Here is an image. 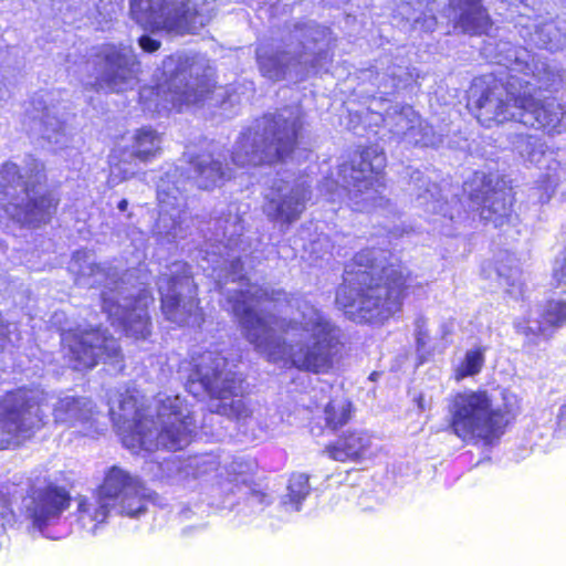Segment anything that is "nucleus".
<instances>
[{
    "mask_svg": "<svg viewBox=\"0 0 566 566\" xmlns=\"http://www.w3.org/2000/svg\"><path fill=\"white\" fill-rule=\"evenodd\" d=\"M530 81L516 75L505 80L485 76L476 78L470 87L468 108L484 128L522 124L526 114L532 126L547 135L564 130L565 105L557 97H538Z\"/></svg>",
    "mask_w": 566,
    "mask_h": 566,
    "instance_id": "obj_1",
    "label": "nucleus"
},
{
    "mask_svg": "<svg viewBox=\"0 0 566 566\" xmlns=\"http://www.w3.org/2000/svg\"><path fill=\"white\" fill-rule=\"evenodd\" d=\"M233 311L240 318L243 337L269 363H283L287 368L314 375L327 374L344 347L339 328L321 315L311 322L307 329L312 344H301L294 349L291 343L275 336L274 325L279 324L276 316L262 314L251 306L240 310L238 303L233 305Z\"/></svg>",
    "mask_w": 566,
    "mask_h": 566,
    "instance_id": "obj_2",
    "label": "nucleus"
},
{
    "mask_svg": "<svg viewBox=\"0 0 566 566\" xmlns=\"http://www.w3.org/2000/svg\"><path fill=\"white\" fill-rule=\"evenodd\" d=\"M410 273L395 264L380 265L373 250L363 249L346 264L336 302L343 307L377 314L399 312L408 295Z\"/></svg>",
    "mask_w": 566,
    "mask_h": 566,
    "instance_id": "obj_3",
    "label": "nucleus"
},
{
    "mask_svg": "<svg viewBox=\"0 0 566 566\" xmlns=\"http://www.w3.org/2000/svg\"><path fill=\"white\" fill-rule=\"evenodd\" d=\"M196 420L178 396L166 397L157 406L156 419L145 407L136 408L132 423L122 434L123 446L133 453L158 450L179 451L196 434Z\"/></svg>",
    "mask_w": 566,
    "mask_h": 566,
    "instance_id": "obj_4",
    "label": "nucleus"
},
{
    "mask_svg": "<svg viewBox=\"0 0 566 566\" xmlns=\"http://www.w3.org/2000/svg\"><path fill=\"white\" fill-rule=\"evenodd\" d=\"M94 494V500L84 495L76 497L77 521L92 528L107 520L112 507L122 516L138 518L147 512L149 503L159 502L158 493L149 490L143 479L118 465L105 471Z\"/></svg>",
    "mask_w": 566,
    "mask_h": 566,
    "instance_id": "obj_5",
    "label": "nucleus"
},
{
    "mask_svg": "<svg viewBox=\"0 0 566 566\" xmlns=\"http://www.w3.org/2000/svg\"><path fill=\"white\" fill-rule=\"evenodd\" d=\"M511 421L510 410L495 407L485 389L458 391L449 399L447 429L465 444L497 443Z\"/></svg>",
    "mask_w": 566,
    "mask_h": 566,
    "instance_id": "obj_6",
    "label": "nucleus"
},
{
    "mask_svg": "<svg viewBox=\"0 0 566 566\" xmlns=\"http://www.w3.org/2000/svg\"><path fill=\"white\" fill-rule=\"evenodd\" d=\"M227 358L218 352L205 350L191 357L186 390L193 397L207 396L219 400L212 412L241 419L251 411L241 398L242 379L224 375Z\"/></svg>",
    "mask_w": 566,
    "mask_h": 566,
    "instance_id": "obj_7",
    "label": "nucleus"
},
{
    "mask_svg": "<svg viewBox=\"0 0 566 566\" xmlns=\"http://www.w3.org/2000/svg\"><path fill=\"white\" fill-rule=\"evenodd\" d=\"M43 391L21 385L0 396V451L15 449L33 439L45 426Z\"/></svg>",
    "mask_w": 566,
    "mask_h": 566,
    "instance_id": "obj_8",
    "label": "nucleus"
},
{
    "mask_svg": "<svg viewBox=\"0 0 566 566\" xmlns=\"http://www.w3.org/2000/svg\"><path fill=\"white\" fill-rule=\"evenodd\" d=\"M387 156L378 145L368 144L357 147L339 166V174L348 178L355 188L356 210L370 212L388 206L389 200L382 193L386 188Z\"/></svg>",
    "mask_w": 566,
    "mask_h": 566,
    "instance_id": "obj_9",
    "label": "nucleus"
},
{
    "mask_svg": "<svg viewBox=\"0 0 566 566\" xmlns=\"http://www.w3.org/2000/svg\"><path fill=\"white\" fill-rule=\"evenodd\" d=\"M263 126L260 139L250 151L240 149L232 154V161L239 167L274 166L285 163L298 148L303 129L300 116L285 117L280 113L262 116Z\"/></svg>",
    "mask_w": 566,
    "mask_h": 566,
    "instance_id": "obj_10",
    "label": "nucleus"
},
{
    "mask_svg": "<svg viewBox=\"0 0 566 566\" xmlns=\"http://www.w3.org/2000/svg\"><path fill=\"white\" fill-rule=\"evenodd\" d=\"M463 189L482 223L502 228L517 219L516 196L503 176L475 170L464 181Z\"/></svg>",
    "mask_w": 566,
    "mask_h": 566,
    "instance_id": "obj_11",
    "label": "nucleus"
},
{
    "mask_svg": "<svg viewBox=\"0 0 566 566\" xmlns=\"http://www.w3.org/2000/svg\"><path fill=\"white\" fill-rule=\"evenodd\" d=\"M129 13L139 27L150 32L195 34L206 24L192 0H130Z\"/></svg>",
    "mask_w": 566,
    "mask_h": 566,
    "instance_id": "obj_12",
    "label": "nucleus"
},
{
    "mask_svg": "<svg viewBox=\"0 0 566 566\" xmlns=\"http://www.w3.org/2000/svg\"><path fill=\"white\" fill-rule=\"evenodd\" d=\"M62 342L75 370H91L101 360L112 365L124 360L118 340L99 325L69 328L62 335Z\"/></svg>",
    "mask_w": 566,
    "mask_h": 566,
    "instance_id": "obj_13",
    "label": "nucleus"
},
{
    "mask_svg": "<svg viewBox=\"0 0 566 566\" xmlns=\"http://www.w3.org/2000/svg\"><path fill=\"white\" fill-rule=\"evenodd\" d=\"M195 61L190 56H178L168 85L170 102L180 111L182 106L197 105L210 99L217 88L213 75L206 70L193 74Z\"/></svg>",
    "mask_w": 566,
    "mask_h": 566,
    "instance_id": "obj_14",
    "label": "nucleus"
},
{
    "mask_svg": "<svg viewBox=\"0 0 566 566\" xmlns=\"http://www.w3.org/2000/svg\"><path fill=\"white\" fill-rule=\"evenodd\" d=\"M28 499L30 503L25 506V515L32 526L39 531L59 521L71 507L73 500L65 486L51 480H48L43 486L30 488Z\"/></svg>",
    "mask_w": 566,
    "mask_h": 566,
    "instance_id": "obj_15",
    "label": "nucleus"
},
{
    "mask_svg": "<svg viewBox=\"0 0 566 566\" xmlns=\"http://www.w3.org/2000/svg\"><path fill=\"white\" fill-rule=\"evenodd\" d=\"M25 199L21 202L9 203L7 211L22 227L39 228L51 222L57 212L60 198L52 191L39 193L35 185L24 182L22 188Z\"/></svg>",
    "mask_w": 566,
    "mask_h": 566,
    "instance_id": "obj_16",
    "label": "nucleus"
},
{
    "mask_svg": "<svg viewBox=\"0 0 566 566\" xmlns=\"http://www.w3.org/2000/svg\"><path fill=\"white\" fill-rule=\"evenodd\" d=\"M96 59L102 73L93 83L95 91L109 88L117 92L130 77L133 66L138 63L130 54V49L115 44H104L96 53Z\"/></svg>",
    "mask_w": 566,
    "mask_h": 566,
    "instance_id": "obj_17",
    "label": "nucleus"
},
{
    "mask_svg": "<svg viewBox=\"0 0 566 566\" xmlns=\"http://www.w3.org/2000/svg\"><path fill=\"white\" fill-rule=\"evenodd\" d=\"M323 453L336 462L360 463L373 454V436L364 429L345 430L325 444Z\"/></svg>",
    "mask_w": 566,
    "mask_h": 566,
    "instance_id": "obj_18",
    "label": "nucleus"
},
{
    "mask_svg": "<svg viewBox=\"0 0 566 566\" xmlns=\"http://www.w3.org/2000/svg\"><path fill=\"white\" fill-rule=\"evenodd\" d=\"M451 10L458 11L455 27L470 36L489 35L494 21L483 0H448Z\"/></svg>",
    "mask_w": 566,
    "mask_h": 566,
    "instance_id": "obj_19",
    "label": "nucleus"
},
{
    "mask_svg": "<svg viewBox=\"0 0 566 566\" xmlns=\"http://www.w3.org/2000/svg\"><path fill=\"white\" fill-rule=\"evenodd\" d=\"M154 303V296L149 291H140L130 305L125 310L120 324L127 337L146 339L151 334V318L148 308Z\"/></svg>",
    "mask_w": 566,
    "mask_h": 566,
    "instance_id": "obj_20",
    "label": "nucleus"
},
{
    "mask_svg": "<svg viewBox=\"0 0 566 566\" xmlns=\"http://www.w3.org/2000/svg\"><path fill=\"white\" fill-rule=\"evenodd\" d=\"M528 324V318L516 322L514 325L516 333L528 337L563 327L566 324V301L554 297L545 300L538 305L537 329L535 331Z\"/></svg>",
    "mask_w": 566,
    "mask_h": 566,
    "instance_id": "obj_21",
    "label": "nucleus"
},
{
    "mask_svg": "<svg viewBox=\"0 0 566 566\" xmlns=\"http://www.w3.org/2000/svg\"><path fill=\"white\" fill-rule=\"evenodd\" d=\"M268 218L271 221L281 222L290 226L298 220L305 210V201L297 195H285L281 199H270L268 201Z\"/></svg>",
    "mask_w": 566,
    "mask_h": 566,
    "instance_id": "obj_22",
    "label": "nucleus"
},
{
    "mask_svg": "<svg viewBox=\"0 0 566 566\" xmlns=\"http://www.w3.org/2000/svg\"><path fill=\"white\" fill-rule=\"evenodd\" d=\"M354 403L346 397H333L323 409L325 428L336 432L345 427L355 415Z\"/></svg>",
    "mask_w": 566,
    "mask_h": 566,
    "instance_id": "obj_23",
    "label": "nucleus"
},
{
    "mask_svg": "<svg viewBox=\"0 0 566 566\" xmlns=\"http://www.w3.org/2000/svg\"><path fill=\"white\" fill-rule=\"evenodd\" d=\"M160 135L150 127L137 129L133 137L132 157L140 163H149L160 153Z\"/></svg>",
    "mask_w": 566,
    "mask_h": 566,
    "instance_id": "obj_24",
    "label": "nucleus"
},
{
    "mask_svg": "<svg viewBox=\"0 0 566 566\" xmlns=\"http://www.w3.org/2000/svg\"><path fill=\"white\" fill-rule=\"evenodd\" d=\"M197 285L193 284V295L189 297V308L184 311V315L179 318L181 308V297L177 293L166 294L160 297V311L165 318L170 322H186L193 314V311L200 310V300L197 297Z\"/></svg>",
    "mask_w": 566,
    "mask_h": 566,
    "instance_id": "obj_25",
    "label": "nucleus"
},
{
    "mask_svg": "<svg viewBox=\"0 0 566 566\" xmlns=\"http://www.w3.org/2000/svg\"><path fill=\"white\" fill-rule=\"evenodd\" d=\"M485 363V348L476 346L467 350L464 357L453 369V379L461 381L464 378L473 377L481 373Z\"/></svg>",
    "mask_w": 566,
    "mask_h": 566,
    "instance_id": "obj_26",
    "label": "nucleus"
},
{
    "mask_svg": "<svg viewBox=\"0 0 566 566\" xmlns=\"http://www.w3.org/2000/svg\"><path fill=\"white\" fill-rule=\"evenodd\" d=\"M258 65L263 76L273 81L285 77L286 65L282 62L279 53L263 54L258 56Z\"/></svg>",
    "mask_w": 566,
    "mask_h": 566,
    "instance_id": "obj_27",
    "label": "nucleus"
},
{
    "mask_svg": "<svg viewBox=\"0 0 566 566\" xmlns=\"http://www.w3.org/2000/svg\"><path fill=\"white\" fill-rule=\"evenodd\" d=\"M310 480L304 473H293L289 479L287 496L294 503H300L310 494Z\"/></svg>",
    "mask_w": 566,
    "mask_h": 566,
    "instance_id": "obj_28",
    "label": "nucleus"
},
{
    "mask_svg": "<svg viewBox=\"0 0 566 566\" xmlns=\"http://www.w3.org/2000/svg\"><path fill=\"white\" fill-rule=\"evenodd\" d=\"M197 172L212 182L224 177L222 164L219 160H210L209 163H199Z\"/></svg>",
    "mask_w": 566,
    "mask_h": 566,
    "instance_id": "obj_29",
    "label": "nucleus"
},
{
    "mask_svg": "<svg viewBox=\"0 0 566 566\" xmlns=\"http://www.w3.org/2000/svg\"><path fill=\"white\" fill-rule=\"evenodd\" d=\"M1 178L6 182V186L18 182L22 179L20 168L17 164L7 161L1 166Z\"/></svg>",
    "mask_w": 566,
    "mask_h": 566,
    "instance_id": "obj_30",
    "label": "nucleus"
},
{
    "mask_svg": "<svg viewBox=\"0 0 566 566\" xmlns=\"http://www.w3.org/2000/svg\"><path fill=\"white\" fill-rule=\"evenodd\" d=\"M552 279L555 287L566 285V249L563 252L562 259L557 261L553 269Z\"/></svg>",
    "mask_w": 566,
    "mask_h": 566,
    "instance_id": "obj_31",
    "label": "nucleus"
},
{
    "mask_svg": "<svg viewBox=\"0 0 566 566\" xmlns=\"http://www.w3.org/2000/svg\"><path fill=\"white\" fill-rule=\"evenodd\" d=\"M137 42L140 49L146 53H155L161 46V42L159 40L153 39L146 34L140 35Z\"/></svg>",
    "mask_w": 566,
    "mask_h": 566,
    "instance_id": "obj_32",
    "label": "nucleus"
},
{
    "mask_svg": "<svg viewBox=\"0 0 566 566\" xmlns=\"http://www.w3.org/2000/svg\"><path fill=\"white\" fill-rule=\"evenodd\" d=\"M12 503L8 493L0 490V516L12 515Z\"/></svg>",
    "mask_w": 566,
    "mask_h": 566,
    "instance_id": "obj_33",
    "label": "nucleus"
},
{
    "mask_svg": "<svg viewBox=\"0 0 566 566\" xmlns=\"http://www.w3.org/2000/svg\"><path fill=\"white\" fill-rule=\"evenodd\" d=\"M284 294L282 291H268L263 290L260 295L258 296L259 302H275L277 297L275 295Z\"/></svg>",
    "mask_w": 566,
    "mask_h": 566,
    "instance_id": "obj_34",
    "label": "nucleus"
},
{
    "mask_svg": "<svg viewBox=\"0 0 566 566\" xmlns=\"http://www.w3.org/2000/svg\"><path fill=\"white\" fill-rule=\"evenodd\" d=\"M185 280L186 282H192V275H184L179 276L177 274H172L167 279V283L169 289L175 290L178 284L181 283V281Z\"/></svg>",
    "mask_w": 566,
    "mask_h": 566,
    "instance_id": "obj_35",
    "label": "nucleus"
},
{
    "mask_svg": "<svg viewBox=\"0 0 566 566\" xmlns=\"http://www.w3.org/2000/svg\"><path fill=\"white\" fill-rule=\"evenodd\" d=\"M78 401L75 398H70L60 402V406L56 408L55 412H60L62 410H70L77 406Z\"/></svg>",
    "mask_w": 566,
    "mask_h": 566,
    "instance_id": "obj_36",
    "label": "nucleus"
},
{
    "mask_svg": "<svg viewBox=\"0 0 566 566\" xmlns=\"http://www.w3.org/2000/svg\"><path fill=\"white\" fill-rule=\"evenodd\" d=\"M296 324L297 323L293 319H282L280 327L281 331L285 333L289 328H293L294 326H296Z\"/></svg>",
    "mask_w": 566,
    "mask_h": 566,
    "instance_id": "obj_37",
    "label": "nucleus"
},
{
    "mask_svg": "<svg viewBox=\"0 0 566 566\" xmlns=\"http://www.w3.org/2000/svg\"><path fill=\"white\" fill-rule=\"evenodd\" d=\"M128 207V201L126 199H122L118 201L117 203V208L120 210V211H125Z\"/></svg>",
    "mask_w": 566,
    "mask_h": 566,
    "instance_id": "obj_38",
    "label": "nucleus"
}]
</instances>
